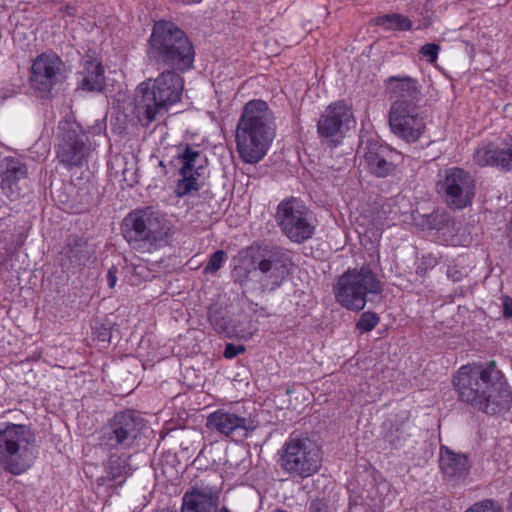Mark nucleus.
I'll return each mask as SVG.
<instances>
[{"mask_svg":"<svg viewBox=\"0 0 512 512\" xmlns=\"http://www.w3.org/2000/svg\"><path fill=\"white\" fill-rule=\"evenodd\" d=\"M278 456L279 468L294 480L312 477L322 466L321 448L306 436L290 435L278 451Z\"/></svg>","mask_w":512,"mask_h":512,"instance_id":"0eeeda50","label":"nucleus"},{"mask_svg":"<svg viewBox=\"0 0 512 512\" xmlns=\"http://www.w3.org/2000/svg\"><path fill=\"white\" fill-rule=\"evenodd\" d=\"M148 53L156 61L180 71L191 68L195 55L185 33L174 23L163 20L153 26Z\"/></svg>","mask_w":512,"mask_h":512,"instance_id":"39448f33","label":"nucleus"},{"mask_svg":"<svg viewBox=\"0 0 512 512\" xmlns=\"http://www.w3.org/2000/svg\"><path fill=\"white\" fill-rule=\"evenodd\" d=\"M36 434L29 425L0 424V464L13 475L26 472L37 455Z\"/></svg>","mask_w":512,"mask_h":512,"instance_id":"20e7f679","label":"nucleus"},{"mask_svg":"<svg viewBox=\"0 0 512 512\" xmlns=\"http://www.w3.org/2000/svg\"><path fill=\"white\" fill-rule=\"evenodd\" d=\"M465 512H503L501 507L492 500H484L474 504Z\"/></svg>","mask_w":512,"mask_h":512,"instance_id":"7c9ffc66","label":"nucleus"},{"mask_svg":"<svg viewBox=\"0 0 512 512\" xmlns=\"http://www.w3.org/2000/svg\"><path fill=\"white\" fill-rule=\"evenodd\" d=\"M65 64L52 52L38 55L32 62L29 81L33 89L47 94L65 78Z\"/></svg>","mask_w":512,"mask_h":512,"instance_id":"4468645a","label":"nucleus"},{"mask_svg":"<svg viewBox=\"0 0 512 512\" xmlns=\"http://www.w3.org/2000/svg\"><path fill=\"white\" fill-rule=\"evenodd\" d=\"M289 258L280 248L273 247L259 251L254 257L253 265L259 273L258 279L262 287L274 290L281 285L288 274Z\"/></svg>","mask_w":512,"mask_h":512,"instance_id":"ddd939ff","label":"nucleus"},{"mask_svg":"<svg viewBox=\"0 0 512 512\" xmlns=\"http://www.w3.org/2000/svg\"><path fill=\"white\" fill-rule=\"evenodd\" d=\"M439 50L440 47L437 44L428 43L421 48V54L429 63H434L437 60Z\"/></svg>","mask_w":512,"mask_h":512,"instance_id":"2f4dec72","label":"nucleus"},{"mask_svg":"<svg viewBox=\"0 0 512 512\" xmlns=\"http://www.w3.org/2000/svg\"><path fill=\"white\" fill-rule=\"evenodd\" d=\"M356 120L352 107L344 101L329 104L317 122V132L321 138L330 139L342 136L354 127Z\"/></svg>","mask_w":512,"mask_h":512,"instance_id":"f3484780","label":"nucleus"},{"mask_svg":"<svg viewBox=\"0 0 512 512\" xmlns=\"http://www.w3.org/2000/svg\"><path fill=\"white\" fill-rule=\"evenodd\" d=\"M181 164L175 193L178 197H184L200 189L199 177L203 171L205 161L201 152L195 147L186 145L178 155Z\"/></svg>","mask_w":512,"mask_h":512,"instance_id":"a211bd4d","label":"nucleus"},{"mask_svg":"<svg viewBox=\"0 0 512 512\" xmlns=\"http://www.w3.org/2000/svg\"><path fill=\"white\" fill-rule=\"evenodd\" d=\"M220 490L201 483L193 486L182 498L181 512H215L219 504Z\"/></svg>","mask_w":512,"mask_h":512,"instance_id":"412c9836","label":"nucleus"},{"mask_svg":"<svg viewBox=\"0 0 512 512\" xmlns=\"http://www.w3.org/2000/svg\"><path fill=\"white\" fill-rule=\"evenodd\" d=\"M226 259V253L223 250H217L214 252L204 267L203 272L205 274H214L216 273L222 266Z\"/></svg>","mask_w":512,"mask_h":512,"instance_id":"c756f323","label":"nucleus"},{"mask_svg":"<svg viewBox=\"0 0 512 512\" xmlns=\"http://www.w3.org/2000/svg\"><path fill=\"white\" fill-rule=\"evenodd\" d=\"M439 185L445 193L447 204L454 209H462L469 205L475 194L473 177L458 167L445 170L444 179Z\"/></svg>","mask_w":512,"mask_h":512,"instance_id":"2eb2a0df","label":"nucleus"},{"mask_svg":"<svg viewBox=\"0 0 512 512\" xmlns=\"http://www.w3.org/2000/svg\"><path fill=\"white\" fill-rule=\"evenodd\" d=\"M143 427V419L133 410L116 413L102 429L100 445L108 449L129 448Z\"/></svg>","mask_w":512,"mask_h":512,"instance_id":"9b49d317","label":"nucleus"},{"mask_svg":"<svg viewBox=\"0 0 512 512\" xmlns=\"http://www.w3.org/2000/svg\"><path fill=\"white\" fill-rule=\"evenodd\" d=\"M379 23L388 29L409 30L412 27L411 20L401 14H388L380 18Z\"/></svg>","mask_w":512,"mask_h":512,"instance_id":"cd10ccee","label":"nucleus"},{"mask_svg":"<svg viewBox=\"0 0 512 512\" xmlns=\"http://www.w3.org/2000/svg\"><path fill=\"white\" fill-rule=\"evenodd\" d=\"M81 87L87 91H101L104 85V69L99 61L88 57L81 72Z\"/></svg>","mask_w":512,"mask_h":512,"instance_id":"393cba45","label":"nucleus"},{"mask_svg":"<svg viewBox=\"0 0 512 512\" xmlns=\"http://www.w3.org/2000/svg\"><path fill=\"white\" fill-rule=\"evenodd\" d=\"M509 507L512 510V493L509 496Z\"/></svg>","mask_w":512,"mask_h":512,"instance_id":"58836bf2","label":"nucleus"},{"mask_svg":"<svg viewBox=\"0 0 512 512\" xmlns=\"http://www.w3.org/2000/svg\"><path fill=\"white\" fill-rule=\"evenodd\" d=\"M453 384L461 401L484 413H503L512 406L511 388L493 367L461 366Z\"/></svg>","mask_w":512,"mask_h":512,"instance_id":"f257e3e1","label":"nucleus"},{"mask_svg":"<svg viewBox=\"0 0 512 512\" xmlns=\"http://www.w3.org/2000/svg\"><path fill=\"white\" fill-rule=\"evenodd\" d=\"M183 78L172 71L161 73L151 84L141 83L136 90L133 114L143 126H148L157 115L166 112L181 99Z\"/></svg>","mask_w":512,"mask_h":512,"instance_id":"7ed1b4c3","label":"nucleus"},{"mask_svg":"<svg viewBox=\"0 0 512 512\" xmlns=\"http://www.w3.org/2000/svg\"><path fill=\"white\" fill-rule=\"evenodd\" d=\"M107 283L109 288H114L117 283V268L114 266L107 272Z\"/></svg>","mask_w":512,"mask_h":512,"instance_id":"f704fd0d","label":"nucleus"},{"mask_svg":"<svg viewBox=\"0 0 512 512\" xmlns=\"http://www.w3.org/2000/svg\"><path fill=\"white\" fill-rule=\"evenodd\" d=\"M433 229L437 230L439 239L448 245H457L456 239L457 227L454 220L446 213L436 214L433 216Z\"/></svg>","mask_w":512,"mask_h":512,"instance_id":"a878e982","label":"nucleus"},{"mask_svg":"<svg viewBox=\"0 0 512 512\" xmlns=\"http://www.w3.org/2000/svg\"><path fill=\"white\" fill-rule=\"evenodd\" d=\"M63 13H65L68 16H74L76 14V9L73 6H66L63 9Z\"/></svg>","mask_w":512,"mask_h":512,"instance_id":"e433bc0d","label":"nucleus"},{"mask_svg":"<svg viewBox=\"0 0 512 512\" xmlns=\"http://www.w3.org/2000/svg\"><path fill=\"white\" fill-rule=\"evenodd\" d=\"M193 2H198L199 0H192Z\"/></svg>","mask_w":512,"mask_h":512,"instance_id":"a19ab883","label":"nucleus"},{"mask_svg":"<svg viewBox=\"0 0 512 512\" xmlns=\"http://www.w3.org/2000/svg\"><path fill=\"white\" fill-rule=\"evenodd\" d=\"M381 291V281L368 266L348 269L333 287L336 302L350 311L363 310L367 296L379 294Z\"/></svg>","mask_w":512,"mask_h":512,"instance_id":"6e6552de","label":"nucleus"},{"mask_svg":"<svg viewBox=\"0 0 512 512\" xmlns=\"http://www.w3.org/2000/svg\"><path fill=\"white\" fill-rule=\"evenodd\" d=\"M276 135L275 117L268 104L260 99L248 101L242 108L235 130L236 151L247 164L260 162Z\"/></svg>","mask_w":512,"mask_h":512,"instance_id":"f03ea898","label":"nucleus"},{"mask_svg":"<svg viewBox=\"0 0 512 512\" xmlns=\"http://www.w3.org/2000/svg\"><path fill=\"white\" fill-rule=\"evenodd\" d=\"M208 320L217 333L224 334L227 337H232L234 335V328L230 326L229 320L221 311L210 309Z\"/></svg>","mask_w":512,"mask_h":512,"instance_id":"bb28decb","label":"nucleus"},{"mask_svg":"<svg viewBox=\"0 0 512 512\" xmlns=\"http://www.w3.org/2000/svg\"><path fill=\"white\" fill-rule=\"evenodd\" d=\"M439 463L443 475L451 480L464 479L469 471L467 456L455 453L445 446L440 448Z\"/></svg>","mask_w":512,"mask_h":512,"instance_id":"b1692460","label":"nucleus"},{"mask_svg":"<svg viewBox=\"0 0 512 512\" xmlns=\"http://www.w3.org/2000/svg\"><path fill=\"white\" fill-rule=\"evenodd\" d=\"M504 315L506 317L512 316V301H506L504 306Z\"/></svg>","mask_w":512,"mask_h":512,"instance_id":"c9c22d12","label":"nucleus"},{"mask_svg":"<svg viewBox=\"0 0 512 512\" xmlns=\"http://www.w3.org/2000/svg\"><path fill=\"white\" fill-rule=\"evenodd\" d=\"M215 512H230V511L227 507H222L219 511L216 510Z\"/></svg>","mask_w":512,"mask_h":512,"instance_id":"4c0bfd02","label":"nucleus"},{"mask_svg":"<svg viewBox=\"0 0 512 512\" xmlns=\"http://www.w3.org/2000/svg\"><path fill=\"white\" fill-rule=\"evenodd\" d=\"M389 126L400 139L410 143L416 142L424 132L425 122L420 116L419 106L392 102L389 111Z\"/></svg>","mask_w":512,"mask_h":512,"instance_id":"f8f14e48","label":"nucleus"},{"mask_svg":"<svg viewBox=\"0 0 512 512\" xmlns=\"http://www.w3.org/2000/svg\"><path fill=\"white\" fill-rule=\"evenodd\" d=\"M206 427L230 438H245L255 430L251 417L239 410L218 409L207 417Z\"/></svg>","mask_w":512,"mask_h":512,"instance_id":"dca6fc26","label":"nucleus"},{"mask_svg":"<svg viewBox=\"0 0 512 512\" xmlns=\"http://www.w3.org/2000/svg\"><path fill=\"white\" fill-rule=\"evenodd\" d=\"M473 161L481 167L495 166L512 170V138L500 142H483L474 151Z\"/></svg>","mask_w":512,"mask_h":512,"instance_id":"aec40b11","label":"nucleus"},{"mask_svg":"<svg viewBox=\"0 0 512 512\" xmlns=\"http://www.w3.org/2000/svg\"><path fill=\"white\" fill-rule=\"evenodd\" d=\"M156 512H176V511H173V510H170V509H163V510L156 511Z\"/></svg>","mask_w":512,"mask_h":512,"instance_id":"ea45409f","label":"nucleus"},{"mask_svg":"<svg viewBox=\"0 0 512 512\" xmlns=\"http://www.w3.org/2000/svg\"><path fill=\"white\" fill-rule=\"evenodd\" d=\"M275 220L282 233L294 243L301 244L314 235L315 224L312 214L298 198L282 200L277 206Z\"/></svg>","mask_w":512,"mask_h":512,"instance_id":"9d476101","label":"nucleus"},{"mask_svg":"<svg viewBox=\"0 0 512 512\" xmlns=\"http://www.w3.org/2000/svg\"><path fill=\"white\" fill-rule=\"evenodd\" d=\"M55 144L56 157L60 164L71 169L81 167L91 151L87 134L72 119H64L58 123Z\"/></svg>","mask_w":512,"mask_h":512,"instance_id":"1a4fd4ad","label":"nucleus"},{"mask_svg":"<svg viewBox=\"0 0 512 512\" xmlns=\"http://www.w3.org/2000/svg\"><path fill=\"white\" fill-rule=\"evenodd\" d=\"M358 154L363 157L368 170L377 177H386L395 169L396 153L375 139L363 141Z\"/></svg>","mask_w":512,"mask_h":512,"instance_id":"6ab92c4d","label":"nucleus"},{"mask_svg":"<svg viewBox=\"0 0 512 512\" xmlns=\"http://www.w3.org/2000/svg\"><path fill=\"white\" fill-rule=\"evenodd\" d=\"M379 323V317L373 312H364L358 320L357 329L364 333L373 330Z\"/></svg>","mask_w":512,"mask_h":512,"instance_id":"c85d7f7f","label":"nucleus"},{"mask_svg":"<svg viewBox=\"0 0 512 512\" xmlns=\"http://www.w3.org/2000/svg\"><path fill=\"white\" fill-rule=\"evenodd\" d=\"M123 227L129 245L142 253L165 246L172 234V226L165 216L150 208L129 213Z\"/></svg>","mask_w":512,"mask_h":512,"instance_id":"423d86ee","label":"nucleus"},{"mask_svg":"<svg viewBox=\"0 0 512 512\" xmlns=\"http://www.w3.org/2000/svg\"><path fill=\"white\" fill-rule=\"evenodd\" d=\"M386 88L392 102L418 105L420 101L421 91L412 77L391 76L386 80Z\"/></svg>","mask_w":512,"mask_h":512,"instance_id":"5701e85b","label":"nucleus"},{"mask_svg":"<svg viewBox=\"0 0 512 512\" xmlns=\"http://www.w3.org/2000/svg\"><path fill=\"white\" fill-rule=\"evenodd\" d=\"M26 177L27 166L19 158L7 156L0 161V188L8 197L18 194V183Z\"/></svg>","mask_w":512,"mask_h":512,"instance_id":"4be33fe9","label":"nucleus"},{"mask_svg":"<svg viewBox=\"0 0 512 512\" xmlns=\"http://www.w3.org/2000/svg\"><path fill=\"white\" fill-rule=\"evenodd\" d=\"M245 351V347L242 345H234L231 343L226 344L225 350H224V357L227 359H232L236 357L237 355L243 353Z\"/></svg>","mask_w":512,"mask_h":512,"instance_id":"72a5a7b5","label":"nucleus"},{"mask_svg":"<svg viewBox=\"0 0 512 512\" xmlns=\"http://www.w3.org/2000/svg\"><path fill=\"white\" fill-rule=\"evenodd\" d=\"M309 512H332V509L324 499H314L309 505Z\"/></svg>","mask_w":512,"mask_h":512,"instance_id":"473e14b6","label":"nucleus"}]
</instances>
